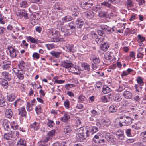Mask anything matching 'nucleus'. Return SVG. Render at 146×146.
<instances>
[{
  "instance_id": "obj_39",
  "label": "nucleus",
  "mask_w": 146,
  "mask_h": 146,
  "mask_svg": "<svg viewBox=\"0 0 146 146\" xmlns=\"http://www.w3.org/2000/svg\"><path fill=\"white\" fill-rule=\"evenodd\" d=\"M33 104H31V103L29 102H28L27 103L26 108L27 111H31L32 110V108L31 107V106H33Z\"/></svg>"
},
{
  "instance_id": "obj_17",
  "label": "nucleus",
  "mask_w": 146,
  "mask_h": 146,
  "mask_svg": "<svg viewBox=\"0 0 146 146\" xmlns=\"http://www.w3.org/2000/svg\"><path fill=\"white\" fill-rule=\"evenodd\" d=\"M31 128H33L35 131H37L39 128V124L38 122H35L30 125Z\"/></svg>"
},
{
  "instance_id": "obj_40",
  "label": "nucleus",
  "mask_w": 146,
  "mask_h": 146,
  "mask_svg": "<svg viewBox=\"0 0 146 146\" xmlns=\"http://www.w3.org/2000/svg\"><path fill=\"white\" fill-rule=\"evenodd\" d=\"M48 121L47 123L48 125L50 128L53 127V126L55 125V123L52 120L48 119Z\"/></svg>"
},
{
  "instance_id": "obj_44",
  "label": "nucleus",
  "mask_w": 146,
  "mask_h": 146,
  "mask_svg": "<svg viewBox=\"0 0 146 146\" xmlns=\"http://www.w3.org/2000/svg\"><path fill=\"white\" fill-rule=\"evenodd\" d=\"M68 50L70 52L74 53L76 51V50L74 47V46L72 45L68 47Z\"/></svg>"
},
{
  "instance_id": "obj_18",
  "label": "nucleus",
  "mask_w": 146,
  "mask_h": 146,
  "mask_svg": "<svg viewBox=\"0 0 146 146\" xmlns=\"http://www.w3.org/2000/svg\"><path fill=\"white\" fill-rule=\"evenodd\" d=\"M5 115L8 118H11L12 117L13 113L10 109H7L5 111Z\"/></svg>"
},
{
  "instance_id": "obj_64",
  "label": "nucleus",
  "mask_w": 146,
  "mask_h": 146,
  "mask_svg": "<svg viewBox=\"0 0 146 146\" xmlns=\"http://www.w3.org/2000/svg\"><path fill=\"white\" fill-rule=\"evenodd\" d=\"M137 144L139 146H145L146 145V143L143 142H138Z\"/></svg>"
},
{
  "instance_id": "obj_61",
  "label": "nucleus",
  "mask_w": 146,
  "mask_h": 146,
  "mask_svg": "<svg viewBox=\"0 0 146 146\" xmlns=\"http://www.w3.org/2000/svg\"><path fill=\"white\" fill-rule=\"evenodd\" d=\"M65 82L64 80H56L54 82V83H57L58 84H61L64 83Z\"/></svg>"
},
{
  "instance_id": "obj_45",
  "label": "nucleus",
  "mask_w": 146,
  "mask_h": 146,
  "mask_svg": "<svg viewBox=\"0 0 146 146\" xmlns=\"http://www.w3.org/2000/svg\"><path fill=\"white\" fill-rule=\"evenodd\" d=\"M138 39L137 41L138 42H143L145 40V38L143 36H142L140 35H139L138 36Z\"/></svg>"
},
{
  "instance_id": "obj_30",
  "label": "nucleus",
  "mask_w": 146,
  "mask_h": 146,
  "mask_svg": "<svg viewBox=\"0 0 146 146\" xmlns=\"http://www.w3.org/2000/svg\"><path fill=\"white\" fill-rule=\"evenodd\" d=\"M20 7L22 8H25L27 7L28 6V3L25 0L23 1L20 3Z\"/></svg>"
},
{
  "instance_id": "obj_10",
  "label": "nucleus",
  "mask_w": 146,
  "mask_h": 146,
  "mask_svg": "<svg viewBox=\"0 0 146 146\" xmlns=\"http://www.w3.org/2000/svg\"><path fill=\"white\" fill-rule=\"evenodd\" d=\"M86 17L89 19H91L94 18V13L92 11H88L85 13Z\"/></svg>"
},
{
  "instance_id": "obj_24",
  "label": "nucleus",
  "mask_w": 146,
  "mask_h": 146,
  "mask_svg": "<svg viewBox=\"0 0 146 146\" xmlns=\"http://www.w3.org/2000/svg\"><path fill=\"white\" fill-rule=\"evenodd\" d=\"M93 4L90 2V1L85 2L83 4L84 8L88 9L92 6Z\"/></svg>"
},
{
  "instance_id": "obj_57",
  "label": "nucleus",
  "mask_w": 146,
  "mask_h": 146,
  "mask_svg": "<svg viewBox=\"0 0 146 146\" xmlns=\"http://www.w3.org/2000/svg\"><path fill=\"white\" fill-rule=\"evenodd\" d=\"M85 97L82 95H80L78 98V101L79 102H82L84 101Z\"/></svg>"
},
{
  "instance_id": "obj_19",
  "label": "nucleus",
  "mask_w": 146,
  "mask_h": 146,
  "mask_svg": "<svg viewBox=\"0 0 146 146\" xmlns=\"http://www.w3.org/2000/svg\"><path fill=\"white\" fill-rule=\"evenodd\" d=\"M62 113L64 115L63 117L60 118L61 121L62 122H66L70 119V117L66 113L63 112Z\"/></svg>"
},
{
  "instance_id": "obj_21",
  "label": "nucleus",
  "mask_w": 146,
  "mask_h": 146,
  "mask_svg": "<svg viewBox=\"0 0 146 146\" xmlns=\"http://www.w3.org/2000/svg\"><path fill=\"white\" fill-rule=\"evenodd\" d=\"M101 136L99 134L96 135L93 138V141L95 143L97 144H100V139Z\"/></svg>"
},
{
  "instance_id": "obj_28",
  "label": "nucleus",
  "mask_w": 146,
  "mask_h": 146,
  "mask_svg": "<svg viewBox=\"0 0 146 146\" xmlns=\"http://www.w3.org/2000/svg\"><path fill=\"white\" fill-rule=\"evenodd\" d=\"M26 141L23 139H20L17 143V146H26Z\"/></svg>"
},
{
  "instance_id": "obj_38",
  "label": "nucleus",
  "mask_w": 146,
  "mask_h": 146,
  "mask_svg": "<svg viewBox=\"0 0 146 146\" xmlns=\"http://www.w3.org/2000/svg\"><path fill=\"white\" fill-rule=\"evenodd\" d=\"M91 116L92 117H94L98 115V112L96 110H93L90 111Z\"/></svg>"
},
{
  "instance_id": "obj_26",
  "label": "nucleus",
  "mask_w": 146,
  "mask_h": 146,
  "mask_svg": "<svg viewBox=\"0 0 146 146\" xmlns=\"http://www.w3.org/2000/svg\"><path fill=\"white\" fill-rule=\"evenodd\" d=\"M0 84L3 86L5 88L7 89L8 86V82L7 80L4 79H1L0 81Z\"/></svg>"
},
{
  "instance_id": "obj_58",
  "label": "nucleus",
  "mask_w": 146,
  "mask_h": 146,
  "mask_svg": "<svg viewBox=\"0 0 146 146\" xmlns=\"http://www.w3.org/2000/svg\"><path fill=\"white\" fill-rule=\"evenodd\" d=\"M20 101V99H19L17 100H16L14 102L13 104H12V105H13L15 107H16L18 104H19V102Z\"/></svg>"
},
{
  "instance_id": "obj_23",
  "label": "nucleus",
  "mask_w": 146,
  "mask_h": 146,
  "mask_svg": "<svg viewBox=\"0 0 146 146\" xmlns=\"http://www.w3.org/2000/svg\"><path fill=\"white\" fill-rule=\"evenodd\" d=\"M15 98V94L13 93H11L7 95V100L9 102L13 101Z\"/></svg>"
},
{
  "instance_id": "obj_1",
  "label": "nucleus",
  "mask_w": 146,
  "mask_h": 146,
  "mask_svg": "<svg viewBox=\"0 0 146 146\" xmlns=\"http://www.w3.org/2000/svg\"><path fill=\"white\" fill-rule=\"evenodd\" d=\"M80 133L77 134L76 137L77 140L79 141H82L84 139V135L86 134L87 137L89 136V131L86 128H81L79 131Z\"/></svg>"
},
{
  "instance_id": "obj_50",
  "label": "nucleus",
  "mask_w": 146,
  "mask_h": 146,
  "mask_svg": "<svg viewBox=\"0 0 146 146\" xmlns=\"http://www.w3.org/2000/svg\"><path fill=\"white\" fill-rule=\"evenodd\" d=\"M55 133V131L54 130H52L50 131L47 135V136L49 137H52L53 136Z\"/></svg>"
},
{
  "instance_id": "obj_35",
  "label": "nucleus",
  "mask_w": 146,
  "mask_h": 146,
  "mask_svg": "<svg viewBox=\"0 0 146 146\" xmlns=\"http://www.w3.org/2000/svg\"><path fill=\"white\" fill-rule=\"evenodd\" d=\"M25 63L23 61H21L20 62L19 64H18L19 68L20 71L22 72L23 70L25 68Z\"/></svg>"
},
{
  "instance_id": "obj_55",
  "label": "nucleus",
  "mask_w": 146,
  "mask_h": 146,
  "mask_svg": "<svg viewBox=\"0 0 146 146\" xmlns=\"http://www.w3.org/2000/svg\"><path fill=\"white\" fill-rule=\"evenodd\" d=\"M136 1L138 2V4L139 6L142 5L143 4H144L145 3L144 0H136Z\"/></svg>"
},
{
  "instance_id": "obj_14",
  "label": "nucleus",
  "mask_w": 146,
  "mask_h": 146,
  "mask_svg": "<svg viewBox=\"0 0 146 146\" xmlns=\"http://www.w3.org/2000/svg\"><path fill=\"white\" fill-rule=\"evenodd\" d=\"M73 64L71 63L67 62L65 61L62 62L61 64V66L66 69H69L72 66Z\"/></svg>"
},
{
  "instance_id": "obj_12",
  "label": "nucleus",
  "mask_w": 146,
  "mask_h": 146,
  "mask_svg": "<svg viewBox=\"0 0 146 146\" xmlns=\"http://www.w3.org/2000/svg\"><path fill=\"white\" fill-rule=\"evenodd\" d=\"M84 24V21L82 19H78L76 21L75 25L76 27L80 28L82 27Z\"/></svg>"
},
{
  "instance_id": "obj_27",
  "label": "nucleus",
  "mask_w": 146,
  "mask_h": 146,
  "mask_svg": "<svg viewBox=\"0 0 146 146\" xmlns=\"http://www.w3.org/2000/svg\"><path fill=\"white\" fill-rule=\"evenodd\" d=\"M109 47V46L107 43H104L100 46L101 49L104 52H105L107 50V49Z\"/></svg>"
},
{
  "instance_id": "obj_63",
  "label": "nucleus",
  "mask_w": 146,
  "mask_h": 146,
  "mask_svg": "<svg viewBox=\"0 0 146 146\" xmlns=\"http://www.w3.org/2000/svg\"><path fill=\"white\" fill-rule=\"evenodd\" d=\"M52 146H65V145L64 143L60 144L58 142H56L53 144Z\"/></svg>"
},
{
  "instance_id": "obj_32",
  "label": "nucleus",
  "mask_w": 146,
  "mask_h": 146,
  "mask_svg": "<svg viewBox=\"0 0 146 146\" xmlns=\"http://www.w3.org/2000/svg\"><path fill=\"white\" fill-rule=\"evenodd\" d=\"M136 80L140 86H142L144 84V82L143 79L140 76L139 77L136 79Z\"/></svg>"
},
{
  "instance_id": "obj_54",
  "label": "nucleus",
  "mask_w": 146,
  "mask_h": 146,
  "mask_svg": "<svg viewBox=\"0 0 146 146\" xmlns=\"http://www.w3.org/2000/svg\"><path fill=\"white\" fill-rule=\"evenodd\" d=\"M39 54L36 52L34 53L33 54L32 57L34 58H36L37 59H38L39 58Z\"/></svg>"
},
{
  "instance_id": "obj_33",
  "label": "nucleus",
  "mask_w": 146,
  "mask_h": 146,
  "mask_svg": "<svg viewBox=\"0 0 146 146\" xmlns=\"http://www.w3.org/2000/svg\"><path fill=\"white\" fill-rule=\"evenodd\" d=\"M81 66L84 68V70L90 71V66L87 63H82L81 64Z\"/></svg>"
},
{
  "instance_id": "obj_16",
  "label": "nucleus",
  "mask_w": 146,
  "mask_h": 146,
  "mask_svg": "<svg viewBox=\"0 0 146 146\" xmlns=\"http://www.w3.org/2000/svg\"><path fill=\"white\" fill-rule=\"evenodd\" d=\"M105 138L108 142H113L115 141V139L113 138V136L109 133H107L106 134Z\"/></svg>"
},
{
  "instance_id": "obj_49",
  "label": "nucleus",
  "mask_w": 146,
  "mask_h": 146,
  "mask_svg": "<svg viewBox=\"0 0 146 146\" xmlns=\"http://www.w3.org/2000/svg\"><path fill=\"white\" fill-rule=\"evenodd\" d=\"M97 33L100 36H105L104 32L102 30H97Z\"/></svg>"
},
{
  "instance_id": "obj_8",
  "label": "nucleus",
  "mask_w": 146,
  "mask_h": 146,
  "mask_svg": "<svg viewBox=\"0 0 146 146\" xmlns=\"http://www.w3.org/2000/svg\"><path fill=\"white\" fill-rule=\"evenodd\" d=\"M17 16H19L23 17L25 19H28V14L25 11V10H19L17 12Z\"/></svg>"
},
{
  "instance_id": "obj_6",
  "label": "nucleus",
  "mask_w": 146,
  "mask_h": 146,
  "mask_svg": "<svg viewBox=\"0 0 146 146\" xmlns=\"http://www.w3.org/2000/svg\"><path fill=\"white\" fill-rule=\"evenodd\" d=\"M111 94H110L107 96H102L100 98V100L103 102L106 103L109 102L111 98Z\"/></svg>"
},
{
  "instance_id": "obj_60",
  "label": "nucleus",
  "mask_w": 146,
  "mask_h": 146,
  "mask_svg": "<svg viewBox=\"0 0 146 146\" xmlns=\"http://www.w3.org/2000/svg\"><path fill=\"white\" fill-rule=\"evenodd\" d=\"M64 105L66 108H69V103L68 100H66L64 102Z\"/></svg>"
},
{
  "instance_id": "obj_51",
  "label": "nucleus",
  "mask_w": 146,
  "mask_h": 146,
  "mask_svg": "<svg viewBox=\"0 0 146 146\" xmlns=\"http://www.w3.org/2000/svg\"><path fill=\"white\" fill-rule=\"evenodd\" d=\"M100 65H98L97 64H95L94 63H93L92 64V69L93 70H96V69L99 66H100Z\"/></svg>"
},
{
  "instance_id": "obj_53",
  "label": "nucleus",
  "mask_w": 146,
  "mask_h": 146,
  "mask_svg": "<svg viewBox=\"0 0 146 146\" xmlns=\"http://www.w3.org/2000/svg\"><path fill=\"white\" fill-rule=\"evenodd\" d=\"M134 6V3L132 0H128V8L132 7Z\"/></svg>"
},
{
  "instance_id": "obj_34",
  "label": "nucleus",
  "mask_w": 146,
  "mask_h": 146,
  "mask_svg": "<svg viewBox=\"0 0 146 146\" xmlns=\"http://www.w3.org/2000/svg\"><path fill=\"white\" fill-rule=\"evenodd\" d=\"M117 108L116 105L113 104L110 107L109 111L110 112L113 113L116 111Z\"/></svg>"
},
{
  "instance_id": "obj_37",
  "label": "nucleus",
  "mask_w": 146,
  "mask_h": 146,
  "mask_svg": "<svg viewBox=\"0 0 146 146\" xmlns=\"http://www.w3.org/2000/svg\"><path fill=\"white\" fill-rule=\"evenodd\" d=\"M61 53V52H55L53 51L50 52V54L53 56L58 58L59 56Z\"/></svg>"
},
{
  "instance_id": "obj_25",
  "label": "nucleus",
  "mask_w": 146,
  "mask_h": 146,
  "mask_svg": "<svg viewBox=\"0 0 146 146\" xmlns=\"http://www.w3.org/2000/svg\"><path fill=\"white\" fill-rule=\"evenodd\" d=\"M111 91V89L107 86H103L102 88V92L104 94L109 93Z\"/></svg>"
},
{
  "instance_id": "obj_62",
  "label": "nucleus",
  "mask_w": 146,
  "mask_h": 146,
  "mask_svg": "<svg viewBox=\"0 0 146 146\" xmlns=\"http://www.w3.org/2000/svg\"><path fill=\"white\" fill-rule=\"evenodd\" d=\"M136 32V30L135 29H131L128 28V34H133Z\"/></svg>"
},
{
  "instance_id": "obj_41",
  "label": "nucleus",
  "mask_w": 146,
  "mask_h": 146,
  "mask_svg": "<svg viewBox=\"0 0 146 146\" xmlns=\"http://www.w3.org/2000/svg\"><path fill=\"white\" fill-rule=\"evenodd\" d=\"M98 131V129L96 127H92L90 132L89 131V133H91L92 134H93L94 133H96Z\"/></svg>"
},
{
  "instance_id": "obj_7",
  "label": "nucleus",
  "mask_w": 146,
  "mask_h": 146,
  "mask_svg": "<svg viewBox=\"0 0 146 146\" xmlns=\"http://www.w3.org/2000/svg\"><path fill=\"white\" fill-rule=\"evenodd\" d=\"M11 64V62L9 61H3L1 64L2 68L4 70L7 69L10 67Z\"/></svg>"
},
{
  "instance_id": "obj_43",
  "label": "nucleus",
  "mask_w": 146,
  "mask_h": 146,
  "mask_svg": "<svg viewBox=\"0 0 146 146\" xmlns=\"http://www.w3.org/2000/svg\"><path fill=\"white\" fill-rule=\"evenodd\" d=\"M107 13L101 11H100L99 13V16L101 17H105L107 15Z\"/></svg>"
},
{
  "instance_id": "obj_3",
  "label": "nucleus",
  "mask_w": 146,
  "mask_h": 146,
  "mask_svg": "<svg viewBox=\"0 0 146 146\" xmlns=\"http://www.w3.org/2000/svg\"><path fill=\"white\" fill-rule=\"evenodd\" d=\"M53 34V35L52 36L51 41L54 42H57L60 41V40L58 36V35L59 34V32L57 31H54Z\"/></svg>"
},
{
  "instance_id": "obj_56",
  "label": "nucleus",
  "mask_w": 146,
  "mask_h": 146,
  "mask_svg": "<svg viewBox=\"0 0 146 146\" xmlns=\"http://www.w3.org/2000/svg\"><path fill=\"white\" fill-rule=\"evenodd\" d=\"M14 27L12 25H9L7 26V28L9 30L11 31L13 30V32H15V31L13 30Z\"/></svg>"
},
{
  "instance_id": "obj_15",
  "label": "nucleus",
  "mask_w": 146,
  "mask_h": 146,
  "mask_svg": "<svg viewBox=\"0 0 146 146\" xmlns=\"http://www.w3.org/2000/svg\"><path fill=\"white\" fill-rule=\"evenodd\" d=\"M100 121H101V123L102 124V125L106 126H108L111 123L110 120L109 119L102 118L100 119Z\"/></svg>"
},
{
  "instance_id": "obj_20",
  "label": "nucleus",
  "mask_w": 146,
  "mask_h": 146,
  "mask_svg": "<svg viewBox=\"0 0 146 146\" xmlns=\"http://www.w3.org/2000/svg\"><path fill=\"white\" fill-rule=\"evenodd\" d=\"M9 123L8 121L6 119L3 120V126L4 128V129L7 131H8V129L9 127Z\"/></svg>"
},
{
  "instance_id": "obj_48",
  "label": "nucleus",
  "mask_w": 146,
  "mask_h": 146,
  "mask_svg": "<svg viewBox=\"0 0 146 146\" xmlns=\"http://www.w3.org/2000/svg\"><path fill=\"white\" fill-rule=\"evenodd\" d=\"M113 99L114 101L118 102L120 101L121 100V98L118 95H116L113 96Z\"/></svg>"
},
{
  "instance_id": "obj_11",
  "label": "nucleus",
  "mask_w": 146,
  "mask_h": 146,
  "mask_svg": "<svg viewBox=\"0 0 146 146\" xmlns=\"http://www.w3.org/2000/svg\"><path fill=\"white\" fill-rule=\"evenodd\" d=\"M18 114L21 117H26V112L24 108L21 107L18 109Z\"/></svg>"
},
{
  "instance_id": "obj_29",
  "label": "nucleus",
  "mask_w": 146,
  "mask_h": 146,
  "mask_svg": "<svg viewBox=\"0 0 146 146\" xmlns=\"http://www.w3.org/2000/svg\"><path fill=\"white\" fill-rule=\"evenodd\" d=\"M26 38L33 43L37 44L39 42V40L37 39H35L31 36L27 37Z\"/></svg>"
},
{
  "instance_id": "obj_42",
  "label": "nucleus",
  "mask_w": 146,
  "mask_h": 146,
  "mask_svg": "<svg viewBox=\"0 0 146 146\" xmlns=\"http://www.w3.org/2000/svg\"><path fill=\"white\" fill-rule=\"evenodd\" d=\"M92 61L93 62V63L95 64L100 65V60L99 58L96 57L93 58L92 60Z\"/></svg>"
},
{
  "instance_id": "obj_5",
  "label": "nucleus",
  "mask_w": 146,
  "mask_h": 146,
  "mask_svg": "<svg viewBox=\"0 0 146 146\" xmlns=\"http://www.w3.org/2000/svg\"><path fill=\"white\" fill-rule=\"evenodd\" d=\"M14 133V132L10 131L8 133L4 134L3 135L4 139L7 140L11 139L13 136Z\"/></svg>"
},
{
  "instance_id": "obj_9",
  "label": "nucleus",
  "mask_w": 146,
  "mask_h": 146,
  "mask_svg": "<svg viewBox=\"0 0 146 146\" xmlns=\"http://www.w3.org/2000/svg\"><path fill=\"white\" fill-rule=\"evenodd\" d=\"M70 9L72 12H73V13L75 12V14H73V16H77L78 15V12L80 9L77 6H72L70 8Z\"/></svg>"
},
{
  "instance_id": "obj_13",
  "label": "nucleus",
  "mask_w": 146,
  "mask_h": 146,
  "mask_svg": "<svg viewBox=\"0 0 146 146\" xmlns=\"http://www.w3.org/2000/svg\"><path fill=\"white\" fill-rule=\"evenodd\" d=\"M53 8L55 10H61L64 9V7L60 3L56 2L54 5Z\"/></svg>"
},
{
  "instance_id": "obj_46",
  "label": "nucleus",
  "mask_w": 146,
  "mask_h": 146,
  "mask_svg": "<svg viewBox=\"0 0 146 146\" xmlns=\"http://www.w3.org/2000/svg\"><path fill=\"white\" fill-rule=\"evenodd\" d=\"M101 4L102 5L106 6L108 8H111L112 7L111 4L107 2H104Z\"/></svg>"
},
{
  "instance_id": "obj_52",
  "label": "nucleus",
  "mask_w": 146,
  "mask_h": 146,
  "mask_svg": "<svg viewBox=\"0 0 146 146\" xmlns=\"http://www.w3.org/2000/svg\"><path fill=\"white\" fill-rule=\"evenodd\" d=\"M5 105V102L4 99H0V106L3 107Z\"/></svg>"
},
{
  "instance_id": "obj_59",
  "label": "nucleus",
  "mask_w": 146,
  "mask_h": 146,
  "mask_svg": "<svg viewBox=\"0 0 146 146\" xmlns=\"http://www.w3.org/2000/svg\"><path fill=\"white\" fill-rule=\"evenodd\" d=\"M46 46L49 50L53 48L54 47V46L52 44H46Z\"/></svg>"
},
{
  "instance_id": "obj_36",
  "label": "nucleus",
  "mask_w": 146,
  "mask_h": 146,
  "mask_svg": "<svg viewBox=\"0 0 146 146\" xmlns=\"http://www.w3.org/2000/svg\"><path fill=\"white\" fill-rule=\"evenodd\" d=\"M2 75L6 79L9 81L11 80V78L9 77V74L5 72H3L1 73Z\"/></svg>"
},
{
  "instance_id": "obj_31",
  "label": "nucleus",
  "mask_w": 146,
  "mask_h": 146,
  "mask_svg": "<svg viewBox=\"0 0 146 146\" xmlns=\"http://www.w3.org/2000/svg\"><path fill=\"white\" fill-rule=\"evenodd\" d=\"M20 70L19 69L17 70V72H16V74H17V77L20 80H23L24 78V76L21 72H20ZM23 72V71L22 72Z\"/></svg>"
},
{
  "instance_id": "obj_4",
  "label": "nucleus",
  "mask_w": 146,
  "mask_h": 146,
  "mask_svg": "<svg viewBox=\"0 0 146 146\" xmlns=\"http://www.w3.org/2000/svg\"><path fill=\"white\" fill-rule=\"evenodd\" d=\"M127 117H124L122 118V119L120 120L117 121L116 122L118 124H119L120 127H122L123 126H126L127 125L128 121L126 119H127Z\"/></svg>"
},
{
  "instance_id": "obj_2",
  "label": "nucleus",
  "mask_w": 146,
  "mask_h": 146,
  "mask_svg": "<svg viewBox=\"0 0 146 146\" xmlns=\"http://www.w3.org/2000/svg\"><path fill=\"white\" fill-rule=\"evenodd\" d=\"M7 49L9 50L10 56L12 58H15L16 57L18 51L14 48L11 46H8Z\"/></svg>"
},
{
  "instance_id": "obj_22",
  "label": "nucleus",
  "mask_w": 146,
  "mask_h": 146,
  "mask_svg": "<svg viewBox=\"0 0 146 146\" xmlns=\"http://www.w3.org/2000/svg\"><path fill=\"white\" fill-rule=\"evenodd\" d=\"M64 131L66 134L69 135L72 132V128L70 126H67L65 127Z\"/></svg>"
},
{
  "instance_id": "obj_47",
  "label": "nucleus",
  "mask_w": 146,
  "mask_h": 146,
  "mask_svg": "<svg viewBox=\"0 0 146 146\" xmlns=\"http://www.w3.org/2000/svg\"><path fill=\"white\" fill-rule=\"evenodd\" d=\"M72 19V17L69 16H67L64 17L63 19L66 21H70Z\"/></svg>"
}]
</instances>
